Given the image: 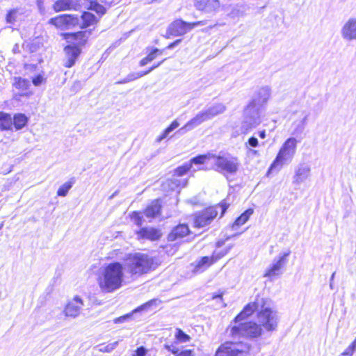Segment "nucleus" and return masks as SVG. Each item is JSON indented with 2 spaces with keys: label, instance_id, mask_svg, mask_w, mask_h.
Returning <instances> with one entry per match:
<instances>
[{
  "label": "nucleus",
  "instance_id": "nucleus-1",
  "mask_svg": "<svg viewBox=\"0 0 356 356\" xmlns=\"http://www.w3.org/2000/svg\"><path fill=\"white\" fill-rule=\"evenodd\" d=\"M241 321L231 325L227 332L233 341H226L217 349L215 356H248L250 345L243 341H235L241 337L256 338L261 336L262 329L253 322L241 323Z\"/></svg>",
  "mask_w": 356,
  "mask_h": 356
},
{
  "label": "nucleus",
  "instance_id": "nucleus-2",
  "mask_svg": "<svg viewBox=\"0 0 356 356\" xmlns=\"http://www.w3.org/2000/svg\"><path fill=\"white\" fill-rule=\"evenodd\" d=\"M270 306V300L257 298L254 302L247 305L243 311L235 317V321L237 323L243 321L254 311H258V320L261 325L268 331L275 330L279 317L277 311L272 309Z\"/></svg>",
  "mask_w": 356,
  "mask_h": 356
},
{
  "label": "nucleus",
  "instance_id": "nucleus-3",
  "mask_svg": "<svg viewBox=\"0 0 356 356\" xmlns=\"http://www.w3.org/2000/svg\"><path fill=\"white\" fill-rule=\"evenodd\" d=\"M123 280V265L120 262H112L102 268L98 283L103 292L111 293L120 289Z\"/></svg>",
  "mask_w": 356,
  "mask_h": 356
},
{
  "label": "nucleus",
  "instance_id": "nucleus-4",
  "mask_svg": "<svg viewBox=\"0 0 356 356\" xmlns=\"http://www.w3.org/2000/svg\"><path fill=\"white\" fill-rule=\"evenodd\" d=\"M124 263L127 271L131 276L136 277L147 273L158 266L153 257L140 252L127 254L124 259Z\"/></svg>",
  "mask_w": 356,
  "mask_h": 356
},
{
  "label": "nucleus",
  "instance_id": "nucleus-5",
  "mask_svg": "<svg viewBox=\"0 0 356 356\" xmlns=\"http://www.w3.org/2000/svg\"><path fill=\"white\" fill-rule=\"evenodd\" d=\"M298 140L295 137L287 138L281 146L275 160L268 170L280 171L284 165H288L293 161L297 151Z\"/></svg>",
  "mask_w": 356,
  "mask_h": 356
},
{
  "label": "nucleus",
  "instance_id": "nucleus-6",
  "mask_svg": "<svg viewBox=\"0 0 356 356\" xmlns=\"http://www.w3.org/2000/svg\"><path fill=\"white\" fill-rule=\"evenodd\" d=\"M226 111V106L222 103H216L206 109L199 112L194 118L189 120L179 131L185 133L199 126L202 122L211 120L216 116L223 113Z\"/></svg>",
  "mask_w": 356,
  "mask_h": 356
},
{
  "label": "nucleus",
  "instance_id": "nucleus-7",
  "mask_svg": "<svg viewBox=\"0 0 356 356\" xmlns=\"http://www.w3.org/2000/svg\"><path fill=\"white\" fill-rule=\"evenodd\" d=\"M229 204L222 202L220 204L216 207H209L203 211L197 212L194 215V225L196 227H204L211 223V222L216 217L218 209L221 211V216L224 215L228 208Z\"/></svg>",
  "mask_w": 356,
  "mask_h": 356
},
{
  "label": "nucleus",
  "instance_id": "nucleus-8",
  "mask_svg": "<svg viewBox=\"0 0 356 356\" xmlns=\"http://www.w3.org/2000/svg\"><path fill=\"white\" fill-rule=\"evenodd\" d=\"M212 159H213V169L220 173L232 175L238 170L240 163L236 157L213 154Z\"/></svg>",
  "mask_w": 356,
  "mask_h": 356
},
{
  "label": "nucleus",
  "instance_id": "nucleus-9",
  "mask_svg": "<svg viewBox=\"0 0 356 356\" xmlns=\"http://www.w3.org/2000/svg\"><path fill=\"white\" fill-rule=\"evenodd\" d=\"M261 106L257 104V100H252L244 111L245 119L241 129L243 133L257 126L260 122V109Z\"/></svg>",
  "mask_w": 356,
  "mask_h": 356
},
{
  "label": "nucleus",
  "instance_id": "nucleus-10",
  "mask_svg": "<svg viewBox=\"0 0 356 356\" xmlns=\"http://www.w3.org/2000/svg\"><path fill=\"white\" fill-rule=\"evenodd\" d=\"M310 113L305 109H300L293 112L291 115V135L298 136L301 135L307 125Z\"/></svg>",
  "mask_w": 356,
  "mask_h": 356
},
{
  "label": "nucleus",
  "instance_id": "nucleus-11",
  "mask_svg": "<svg viewBox=\"0 0 356 356\" xmlns=\"http://www.w3.org/2000/svg\"><path fill=\"white\" fill-rule=\"evenodd\" d=\"M206 24V21L187 23L181 19H176L168 26L167 33L172 36H181L198 26Z\"/></svg>",
  "mask_w": 356,
  "mask_h": 356
},
{
  "label": "nucleus",
  "instance_id": "nucleus-12",
  "mask_svg": "<svg viewBox=\"0 0 356 356\" xmlns=\"http://www.w3.org/2000/svg\"><path fill=\"white\" fill-rule=\"evenodd\" d=\"M290 253V251H288L283 254H280L277 257L275 258L272 264L266 270L264 276L268 277L270 280L280 276L282 274V268L287 263V257Z\"/></svg>",
  "mask_w": 356,
  "mask_h": 356
},
{
  "label": "nucleus",
  "instance_id": "nucleus-13",
  "mask_svg": "<svg viewBox=\"0 0 356 356\" xmlns=\"http://www.w3.org/2000/svg\"><path fill=\"white\" fill-rule=\"evenodd\" d=\"M49 23L59 29H68L79 24L78 17L73 15H60L51 18Z\"/></svg>",
  "mask_w": 356,
  "mask_h": 356
},
{
  "label": "nucleus",
  "instance_id": "nucleus-14",
  "mask_svg": "<svg viewBox=\"0 0 356 356\" xmlns=\"http://www.w3.org/2000/svg\"><path fill=\"white\" fill-rule=\"evenodd\" d=\"M83 307V302L82 299L76 296L67 302L63 312L66 317L75 318L79 316Z\"/></svg>",
  "mask_w": 356,
  "mask_h": 356
},
{
  "label": "nucleus",
  "instance_id": "nucleus-15",
  "mask_svg": "<svg viewBox=\"0 0 356 356\" xmlns=\"http://www.w3.org/2000/svg\"><path fill=\"white\" fill-rule=\"evenodd\" d=\"M90 34V31H79L76 33H67L65 34V38L68 42H72L75 47L83 46Z\"/></svg>",
  "mask_w": 356,
  "mask_h": 356
},
{
  "label": "nucleus",
  "instance_id": "nucleus-16",
  "mask_svg": "<svg viewBox=\"0 0 356 356\" xmlns=\"http://www.w3.org/2000/svg\"><path fill=\"white\" fill-rule=\"evenodd\" d=\"M220 6L219 0H195V2L196 8L206 13H216Z\"/></svg>",
  "mask_w": 356,
  "mask_h": 356
},
{
  "label": "nucleus",
  "instance_id": "nucleus-17",
  "mask_svg": "<svg viewBox=\"0 0 356 356\" xmlns=\"http://www.w3.org/2000/svg\"><path fill=\"white\" fill-rule=\"evenodd\" d=\"M311 174L310 166L306 163L299 164L293 177V183L295 184H300L307 180Z\"/></svg>",
  "mask_w": 356,
  "mask_h": 356
},
{
  "label": "nucleus",
  "instance_id": "nucleus-18",
  "mask_svg": "<svg viewBox=\"0 0 356 356\" xmlns=\"http://www.w3.org/2000/svg\"><path fill=\"white\" fill-rule=\"evenodd\" d=\"M341 34L346 40H356V19H349L341 28Z\"/></svg>",
  "mask_w": 356,
  "mask_h": 356
},
{
  "label": "nucleus",
  "instance_id": "nucleus-19",
  "mask_svg": "<svg viewBox=\"0 0 356 356\" xmlns=\"http://www.w3.org/2000/svg\"><path fill=\"white\" fill-rule=\"evenodd\" d=\"M64 51L65 54V61L64 65L66 67H71L81 54V49L78 47L67 45L65 47Z\"/></svg>",
  "mask_w": 356,
  "mask_h": 356
},
{
  "label": "nucleus",
  "instance_id": "nucleus-20",
  "mask_svg": "<svg viewBox=\"0 0 356 356\" xmlns=\"http://www.w3.org/2000/svg\"><path fill=\"white\" fill-rule=\"evenodd\" d=\"M190 233L189 228L186 224H180L172 229L168 234V239L170 241L179 240L186 236Z\"/></svg>",
  "mask_w": 356,
  "mask_h": 356
},
{
  "label": "nucleus",
  "instance_id": "nucleus-21",
  "mask_svg": "<svg viewBox=\"0 0 356 356\" xmlns=\"http://www.w3.org/2000/svg\"><path fill=\"white\" fill-rule=\"evenodd\" d=\"M79 6L78 0H57L53 5L55 12L76 10Z\"/></svg>",
  "mask_w": 356,
  "mask_h": 356
},
{
  "label": "nucleus",
  "instance_id": "nucleus-22",
  "mask_svg": "<svg viewBox=\"0 0 356 356\" xmlns=\"http://www.w3.org/2000/svg\"><path fill=\"white\" fill-rule=\"evenodd\" d=\"M138 238L147 239L150 241L158 240L161 234L157 229L153 227H144L137 232Z\"/></svg>",
  "mask_w": 356,
  "mask_h": 356
},
{
  "label": "nucleus",
  "instance_id": "nucleus-23",
  "mask_svg": "<svg viewBox=\"0 0 356 356\" xmlns=\"http://www.w3.org/2000/svg\"><path fill=\"white\" fill-rule=\"evenodd\" d=\"M246 12V7L243 4L232 5L227 8V14L231 19H236L243 17Z\"/></svg>",
  "mask_w": 356,
  "mask_h": 356
},
{
  "label": "nucleus",
  "instance_id": "nucleus-24",
  "mask_svg": "<svg viewBox=\"0 0 356 356\" xmlns=\"http://www.w3.org/2000/svg\"><path fill=\"white\" fill-rule=\"evenodd\" d=\"M161 205L159 200H155L146 208L145 215L147 218H153L160 213Z\"/></svg>",
  "mask_w": 356,
  "mask_h": 356
},
{
  "label": "nucleus",
  "instance_id": "nucleus-25",
  "mask_svg": "<svg viewBox=\"0 0 356 356\" xmlns=\"http://www.w3.org/2000/svg\"><path fill=\"white\" fill-rule=\"evenodd\" d=\"M214 264L211 257H203L200 260L196 261V265L194 268L195 273H201L208 268L210 266Z\"/></svg>",
  "mask_w": 356,
  "mask_h": 356
},
{
  "label": "nucleus",
  "instance_id": "nucleus-26",
  "mask_svg": "<svg viewBox=\"0 0 356 356\" xmlns=\"http://www.w3.org/2000/svg\"><path fill=\"white\" fill-rule=\"evenodd\" d=\"M79 19V24L78 25L82 29L90 26L97 22L96 17L89 12L83 13L81 17Z\"/></svg>",
  "mask_w": 356,
  "mask_h": 356
},
{
  "label": "nucleus",
  "instance_id": "nucleus-27",
  "mask_svg": "<svg viewBox=\"0 0 356 356\" xmlns=\"http://www.w3.org/2000/svg\"><path fill=\"white\" fill-rule=\"evenodd\" d=\"M13 127V118L8 113L0 112V129L1 130H10Z\"/></svg>",
  "mask_w": 356,
  "mask_h": 356
},
{
  "label": "nucleus",
  "instance_id": "nucleus-28",
  "mask_svg": "<svg viewBox=\"0 0 356 356\" xmlns=\"http://www.w3.org/2000/svg\"><path fill=\"white\" fill-rule=\"evenodd\" d=\"M254 210L248 209L245 211L239 217H238L232 225V228L234 229L236 227L244 225L253 214Z\"/></svg>",
  "mask_w": 356,
  "mask_h": 356
},
{
  "label": "nucleus",
  "instance_id": "nucleus-29",
  "mask_svg": "<svg viewBox=\"0 0 356 356\" xmlns=\"http://www.w3.org/2000/svg\"><path fill=\"white\" fill-rule=\"evenodd\" d=\"M164 49H159L158 48H153L148 55L143 58L139 63L140 66L143 67L146 65L147 63L154 60L158 55H161Z\"/></svg>",
  "mask_w": 356,
  "mask_h": 356
},
{
  "label": "nucleus",
  "instance_id": "nucleus-30",
  "mask_svg": "<svg viewBox=\"0 0 356 356\" xmlns=\"http://www.w3.org/2000/svg\"><path fill=\"white\" fill-rule=\"evenodd\" d=\"M270 96V89L268 87L261 88L258 92V97L254 100H257V104L262 106L266 104Z\"/></svg>",
  "mask_w": 356,
  "mask_h": 356
},
{
  "label": "nucleus",
  "instance_id": "nucleus-31",
  "mask_svg": "<svg viewBox=\"0 0 356 356\" xmlns=\"http://www.w3.org/2000/svg\"><path fill=\"white\" fill-rule=\"evenodd\" d=\"M28 122V118L25 115L19 113L14 115L13 119V124L15 126L16 130H20L26 126Z\"/></svg>",
  "mask_w": 356,
  "mask_h": 356
},
{
  "label": "nucleus",
  "instance_id": "nucleus-32",
  "mask_svg": "<svg viewBox=\"0 0 356 356\" xmlns=\"http://www.w3.org/2000/svg\"><path fill=\"white\" fill-rule=\"evenodd\" d=\"M179 124L177 120H174L170 125L167 127L163 132L156 139V143H160L164 140L170 133L179 127Z\"/></svg>",
  "mask_w": 356,
  "mask_h": 356
},
{
  "label": "nucleus",
  "instance_id": "nucleus-33",
  "mask_svg": "<svg viewBox=\"0 0 356 356\" xmlns=\"http://www.w3.org/2000/svg\"><path fill=\"white\" fill-rule=\"evenodd\" d=\"M75 182L74 178L70 179V180L67 182H65L62 186L59 187L57 191V195L58 196L65 197L67 195L70 189L72 187L73 184Z\"/></svg>",
  "mask_w": 356,
  "mask_h": 356
},
{
  "label": "nucleus",
  "instance_id": "nucleus-34",
  "mask_svg": "<svg viewBox=\"0 0 356 356\" xmlns=\"http://www.w3.org/2000/svg\"><path fill=\"white\" fill-rule=\"evenodd\" d=\"M20 15L21 13L18 9H11L8 12L6 16V21L8 24H15Z\"/></svg>",
  "mask_w": 356,
  "mask_h": 356
},
{
  "label": "nucleus",
  "instance_id": "nucleus-35",
  "mask_svg": "<svg viewBox=\"0 0 356 356\" xmlns=\"http://www.w3.org/2000/svg\"><path fill=\"white\" fill-rule=\"evenodd\" d=\"M186 183V180L181 181L175 177L167 181V184L172 190H175L179 187H184Z\"/></svg>",
  "mask_w": 356,
  "mask_h": 356
},
{
  "label": "nucleus",
  "instance_id": "nucleus-36",
  "mask_svg": "<svg viewBox=\"0 0 356 356\" xmlns=\"http://www.w3.org/2000/svg\"><path fill=\"white\" fill-rule=\"evenodd\" d=\"M29 81L26 79H22L21 77H15L13 86L18 89H21L22 90H26L29 86Z\"/></svg>",
  "mask_w": 356,
  "mask_h": 356
},
{
  "label": "nucleus",
  "instance_id": "nucleus-37",
  "mask_svg": "<svg viewBox=\"0 0 356 356\" xmlns=\"http://www.w3.org/2000/svg\"><path fill=\"white\" fill-rule=\"evenodd\" d=\"M212 155L213 154L209 153L207 154H202L197 156L192 159H191L189 163H191V165L193 164H203L207 159H212Z\"/></svg>",
  "mask_w": 356,
  "mask_h": 356
},
{
  "label": "nucleus",
  "instance_id": "nucleus-38",
  "mask_svg": "<svg viewBox=\"0 0 356 356\" xmlns=\"http://www.w3.org/2000/svg\"><path fill=\"white\" fill-rule=\"evenodd\" d=\"M233 245H229L227 248H226L225 250H222L220 251H214L211 255V258L213 261V262H216L221 258H222L224 256H225L229 250L232 248Z\"/></svg>",
  "mask_w": 356,
  "mask_h": 356
},
{
  "label": "nucleus",
  "instance_id": "nucleus-39",
  "mask_svg": "<svg viewBox=\"0 0 356 356\" xmlns=\"http://www.w3.org/2000/svg\"><path fill=\"white\" fill-rule=\"evenodd\" d=\"M88 9L95 11L97 14H99L100 15H104L106 12L105 8L96 1H92L90 2Z\"/></svg>",
  "mask_w": 356,
  "mask_h": 356
},
{
  "label": "nucleus",
  "instance_id": "nucleus-40",
  "mask_svg": "<svg viewBox=\"0 0 356 356\" xmlns=\"http://www.w3.org/2000/svg\"><path fill=\"white\" fill-rule=\"evenodd\" d=\"M191 169V163H186L175 170L174 176L181 177L185 175Z\"/></svg>",
  "mask_w": 356,
  "mask_h": 356
},
{
  "label": "nucleus",
  "instance_id": "nucleus-41",
  "mask_svg": "<svg viewBox=\"0 0 356 356\" xmlns=\"http://www.w3.org/2000/svg\"><path fill=\"white\" fill-rule=\"evenodd\" d=\"M175 337L180 343H186L190 340V337L180 329L177 330Z\"/></svg>",
  "mask_w": 356,
  "mask_h": 356
},
{
  "label": "nucleus",
  "instance_id": "nucleus-42",
  "mask_svg": "<svg viewBox=\"0 0 356 356\" xmlns=\"http://www.w3.org/2000/svg\"><path fill=\"white\" fill-rule=\"evenodd\" d=\"M131 219L137 226H141L143 224V217L140 216V213L134 211L130 215Z\"/></svg>",
  "mask_w": 356,
  "mask_h": 356
},
{
  "label": "nucleus",
  "instance_id": "nucleus-43",
  "mask_svg": "<svg viewBox=\"0 0 356 356\" xmlns=\"http://www.w3.org/2000/svg\"><path fill=\"white\" fill-rule=\"evenodd\" d=\"M145 75V73H141L140 72H132L129 74L127 77L129 82L133 81L134 80H136L142 76H144Z\"/></svg>",
  "mask_w": 356,
  "mask_h": 356
},
{
  "label": "nucleus",
  "instance_id": "nucleus-44",
  "mask_svg": "<svg viewBox=\"0 0 356 356\" xmlns=\"http://www.w3.org/2000/svg\"><path fill=\"white\" fill-rule=\"evenodd\" d=\"M156 301H157V300H152L150 301H148L145 304H144V305L140 306L139 307H138L137 309H136L133 312H140V311H143V310H146L149 307H150L152 305L155 304L156 302Z\"/></svg>",
  "mask_w": 356,
  "mask_h": 356
},
{
  "label": "nucleus",
  "instance_id": "nucleus-45",
  "mask_svg": "<svg viewBox=\"0 0 356 356\" xmlns=\"http://www.w3.org/2000/svg\"><path fill=\"white\" fill-rule=\"evenodd\" d=\"M118 344V341H115V342L111 343L106 346H103L100 349V350L104 351V352H111L117 347Z\"/></svg>",
  "mask_w": 356,
  "mask_h": 356
},
{
  "label": "nucleus",
  "instance_id": "nucleus-46",
  "mask_svg": "<svg viewBox=\"0 0 356 356\" xmlns=\"http://www.w3.org/2000/svg\"><path fill=\"white\" fill-rule=\"evenodd\" d=\"M146 353L147 350L143 346H140L134 351L133 356H146Z\"/></svg>",
  "mask_w": 356,
  "mask_h": 356
},
{
  "label": "nucleus",
  "instance_id": "nucleus-47",
  "mask_svg": "<svg viewBox=\"0 0 356 356\" xmlns=\"http://www.w3.org/2000/svg\"><path fill=\"white\" fill-rule=\"evenodd\" d=\"M248 145L250 146V147H256L258 146L259 145V142H258V140L257 138L255 137H250L249 139H248Z\"/></svg>",
  "mask_w": 356,
  "mask_h": 356
},
{
  "label": "nucleus",
  "instance_id": "nucleus-48",
  "mask_svg": "<svg viewBox=\"0 0 356 356\" xmlns=\"http://www.w3.org/2000/svg\"><path fill=\"white\" fill-rule=\"evenodd\" d=\"M43 77L41 75H38L33 79V83L35 86H38L43 82Z\"/></svg>",
  "mask_w": 356,
  "mask_h": 356
},
{
  "label": "nucleus",
  "instance_id": "nucleus-49",
  "mask_svg": "<svg viewBox=\"0 0 356 356\" xmlns=\"http://www.w3.org/2000/svg\"><path fill=\"white\" fill-rule=\"evenodd\" d=\"M175 356H195L193 354V352L191 350H183L178 354H177Z\"/></svg>",
  "mask_w": 356,
  "mask_h": 356
},
{
  "label": "nucleus",
  "instance_id": "nucleus-50",
  "mask_svg": "<svg viewBox=\"0 0 356 356\" xmlns=\"http://www.w3.org/2000/svg\"><path fill=\"white\" fill-rule=\"evenodd\" d=\"M355 352L354 348L349 345V346L343 352V355L352 356Z\"/></svg>",
  "mask_w": 356,
  "mask_h": 356
},
{
  "label": "nucleus",
  "instance_id": "nucleus-51",
  "mask_svg": "<svg viewBox=\"0 0 356 356\" xmlns=\"http://www.w3.org/2000/svg\"><path fill=\"white\" fill-rule=\"evenodd\" d=\"M131 316V314H127L122 316H120L116 319H115V323H122L127 318H129Z\"/></svg>",
  "mask_w": 356,
  "mask_h": 356
},
{
  "label": "nucleus",
  "instance_id": "nucleus-52",
  "mask_svg": "<svg viewBox=\"0 0 356 356\" xmlns=\"http://www.w3.org/2000/svg\"><path fill=\"white\" fill-rule=\"evenodd\" d=\"M181 40L179 39L175 40V42L170 43L166 48L171 49L175 47L177 44H179L181 42Z\"/></svg>",
  "mask_w": 356,
  "mask_h": 356
},
{
  "label": "nucleus",
  "instance_id": "nucleus-53",
  "mask_svg": "<svg viewBox=\"0 0 356 356\" xmlns=\"http://www.w3.org/2000/svg\"><path fill=\"white\" fill-rule=\"evenodd\" d=\"M129 81H128L127 79V77L126 76L125 78H124L122 80H120L116 82L117 84H124V83H129Z\"/></svg>",
  "mask_w": 356,
  "mask_h": 356
},
{
  "label": "nucleus",
  "instance_id": "nucleus-54",
  "mask_svg": "<svg viewBox=\"0 0 356 356\" xmlns=\"http://www.w3.org/2000/svg\"><path fill=\"white\" fill-rule=\"evenodd\" d=\"M258 134H259V136L261 138H264L266 137V131L265 130L260 131H259Z\"/></svg>",
  "mask_w": 356,
  "mask_h": 356
},
{
  "label": "nucleus",
  "instance_id": "nucleus-55",
  "mask_svg": "<svg viewBox=\"0 0 356 356\" xmlns=\"http://www.w3.org/2000/svg\"><path fill=\"white\" fill-rule=\"evenodd\" d=\"M334 275H335V273H333L332 276H331V278H330V287L331 289H333V280H334Z\"/></svg>",
  "mask_w": 356,
  "mask_h": 356
},
{
  "label": "nucleus",
  "instance_id": "nucleus-56",
  "mask_svg": "<svg viewBox=\"0 0 356 356\" xmlns=\"http://www.w3.org/2000/svg\"><path fill=\"white\" fill-rule=\"evenodd\" d=\"M155 69V67H151L150 68H149V70H146V71H143V72H140L141 73H145V75L148 74L149 73H150L152 70H154Z\"/></svg>",
  "mask_w": 356,
  "mask_h": 356
},
{
  "label": "nucleus",
  "instance_id": "nucleus-57",
  "mask_svg": "<svg viewBox=\"0 0 356 356\" xmlns=\"http://www.w3.org/2000/svg\"><path fill=\"white\" fill-rule=\"evenodd\" d=\"M155 69V67H151L150 68H149V70H146V71H143V72H140L141 73H145V75L148 74L149 73H150L152 70H154Z\"/></svg>",
  "mask_w": 356,
  "mask_h": 356
},
{
  "label": "nucleus",
  "instance_id": "nucleus-58",
  "mask_svg": "<svg viewBox=\"0 0 356 356\" xmlns=\"http://www.w3.org/2000/svg\"><path fill=\"white\" fill-rule=\"evenodd\" d=\"M224 244H225V241H222V240H220V241H218L216 243V247H217V248H220V247H222Z\"/></svg>",
  "mask_w": 356,
  "mask_h": 356
},
{
  "label": "nucleus",
  "instance_id": "nucleus-59",
  "mask_svg": "<svg viewBox=\"0 0 356 356\" xmlns=\"http://www.w3.org/2000/svg\"><path fill=\"white\" fill-rule=\"evenodd\" d=\"M168 350L171 351L173 354H178V349L177 348H173L171 349L170 347H168Z\"/></svg>",
  "mask_w": 356,
  "mask_h": 356
},
{
  "label": "nucleus",
  "instance_id": "nucleus-60",
  "mask_svg": "<svg viewBox=\"0 0 356 356\" xmlns=\"http://www.w3.org/2000/svg\"><path fill=\"white\" fill-rule=\"evenodd\" d=\"M166 59H163V60H161V62L158 63L156 65H154L152 67H155V69L158 67H159Z\"/></svg>",
  "mask_w": 356,
  "mask_h": 356
},
{
  "label": "nucleus",
  "instance_id": "nucleus-61",
  "mask_svg": "<svg viewBox=\"0 0 356 356\" xmlns=\"http://www.w3.org/2000/svg\"><path fill=\"white\" fill-rule=\"evenodd\" d=\"M350 346H352L354 350H356V339H355L352 343L351 344H350Z\"/></svg>",
  "mask_w": 356,
  "mask_h": 356
},
{
  "label": "nucleus",
  "instance_id": "nucleus-62",
  "mask_svg": "<svg viewBox=\"0 0 356 356\" xmlns=\"http://www.w3.org/2000/svg\"><path fill=\"white\" fill-rule=\"evenodd\" d=\"M213 299H219L220 300H222V295H218V296H213Z\"/></svg>",
  "mask_w": 356,
  "mask_h": 356
},
{
  "label": "nucleus",
  "instance_id": "nucleus-63",
  "mask_svg": "<svg viewBox=\"0 0 356 356\" xmlns=\"http://www.w3.org/2000/svg\"><path fill=\"white\" fill-rule=\"evenodd\" d=\"M3 222H1L0 224V230L3 228Z\"/></svg>",
  "mask_w": 356,
  "mask_h": 356
}]
</instances>
